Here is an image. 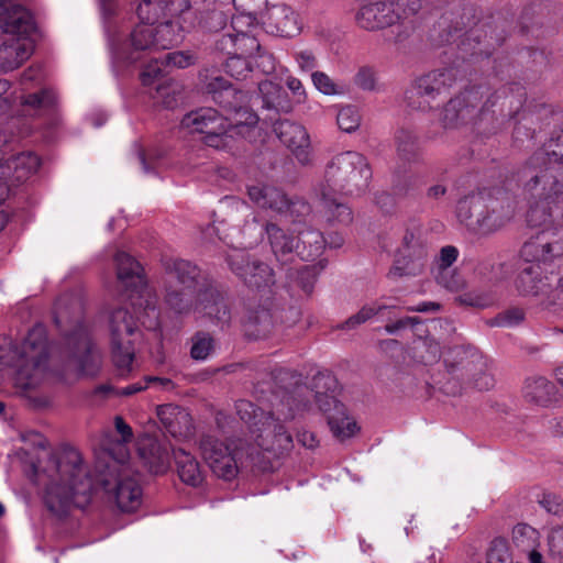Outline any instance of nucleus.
I'll list each match as a JSON object with an SVG mask.
<instances>
[{
  "label": "nucleus",
  "mask_w": 563,
  "mask_h": 563,
  "mask_svg": "<svg viewBox=\"0 0 563 563\" xmlns=\"http://www.w3.org/2000/svg\"><path fill=\"white\" fill-rule=\"evenodd\" d=\"M261 20L272 33L284 37H291L300 30L296 13L286 4L271 7Z\"/></svg>",
  "instance_id": "obj_26"
},
{
  "label": "nucleus",
  "mask_w": 563,
  "mask_h": 563,
  "mask_svg": "<svg viewBox=\"0 0 563 563\" xmlns=\"http://www.w3.org/2000/svg\"><path fill=\"white\" fill-rule=\"evenodd\" d=\"M516 203L503 188H484L457 201L456 217L468 230L490 234L515 216Z\"/></svg>",
  "instance_id": "obj_4"
},
{
  "label": "nucleus",
  "mask_w": 563,
  "mask_h": 563,
  "mask_svg": "<svg viewBox=\"0 0 563 563\" xmlns=\"http://www.w3.org/2000/svg\"><path fill=\"white\" fill-rule=\"evenodd\" d=\"M274 132L302 165L310 162V140L306 129L289 120H279L274 124Z\"/></svg>",
  "instance_id": "obj_21"
},
{
  "label": "nucleus",
  "mask_w": 563,
  "mask_h": 563,
  "mask_svg": "<svg viewBox=\"0 0 563 563\" xmlns=\"http://www.w3.org/2000/svg\"><path fill=\"white\" fill-rule=\"evenodd\" d=\"M234 46H235V33L233 32H224L218 34L214 40V49L217 52L228 54L229 56L234 55Z\"/></svg>",
  "instance_id": "obj_64"
},
{
  "label": "nucleus",
  "mask_w": 563,
  "mask_h": 563,
  "mask_svg": "<svg viewBox=\"0 0 563 563\" xmlns=\"http://www.w3.org/2000/svg\"><path fill=\"white\" fill-rule=\"evenodd\" d=\"M33 48L31 37L3 35L0 44V71L18 68L31 56Z\"/></svg>",
  "instance_id": "obj_24"
},
{
  "label": "nucleus",
  "mask_w": 563,
  "mask_h": 563,
  "mask_svg": "<svg viewBox=\"0 0 563 563\" xmlns=\"http://www.w3.org/2000/svg\"><path fill=\"white\" fill-rule=\"evenodd\" d=\"M457 78L453 67L439 68L417 78L406 92L407 106L412 110L428 112L435 109L438 98L446 95Z\"/></svg>",
  "instance_id": "obj_13"
},
{
  "label": "nucleus",
  "mask_w": 563,
  "mask_h": 563,
  "mask_svg": "<svg viewBox=\"0 0 563 563\" xmlns=\"http://www.w3.org/2000/svg\"><path fill=\"white\" fill-rule=\"evenodd\" d=\"M428 262V247L419 224L406 228L397 247L395 262L388 275L391 277H413L422 274Z\"/></svg>",
  "instance_id": "obj_14"
},
{
  "label": "nucleus",
  "mask_w": 563,
  "mask_h": 563,
  "mask_svg": "<svg viewBox=\"0 0 563 563\" xmlns=\"http://www.w3.org/2000/svg\"><path fill=\"white\" fill-rule=\"evenodd\" d=\"M249 102V95L231 84L216 97V103L232 114L240 104Z\"/></svg>",
  "instance_id": "obj_46"
},
{
  "label": "nucleus",
  "mask_w": 563,
  "mask_h": 563,
  "mask_svg": "<svg viewBox=\"0 0 563 563\" xmlns=\"http://www.w3.org/2000/svg\"><path fill=\"white\" fill-rule=\"evenodd\" d=\"M170 451L179 479L191 487L201 486L205 481V472L198 460L184 448H170Z\"/></svg>",
  "instance_id": "obj_30"
},
{
  "label": "nucleus",
  "mask_w": 563,
  "mask_h": 563,
  "mask_svg": "<svg viewBox=\"0 0 563 563\" xmlns=\"http://www.w3.org/2000/svg\"><path fill=\"white\" fill-rule=\"evenodd\" d=\"M274 318L272 311L264 306L250 308L245 316V331L247 335L254 339L267 336L274 328Z\"/></svg>",
  "instance_id": "obj_32"
},
{
  "label": "nucleus",
  "mask_w": 563,
  "mask_h": 563,
  "mask_svg": "<svg viewBox=\"0 0 563 563\" xmlns=\"http://www.w3.org/2000/svg\"><path fill=\"white\" fill-rule=\"evenodd\" d=\"M161 8L166 18L190 27L194 22L190 0H162Z\"/></svg>",
  "instance_id": "obj_41"
},
{
  "label": "nucleus",
  "mask_w": 563,
  "mask_h": 563,
  "mask_svg": "<svg viewBox=\"0 0 563 563\" xmlns=\"http://www.w3.org/2000/svg\"><path fill=\"white\" fill-rule=\"evenodd\" d=\"M310 77L316 90L324 96H342L346 92L343 84L335 81L324 71L314 70Z\"/></svg>",
  "instance_id": "obj_45"
},
{
  "label": "nucleus",
  "mask_w": 563,
  "mask_h": 563,
  "mask_svg": "<svg viewBox=\"0 0 563 563\" xmlns=\"http://www.w3.org/2000/svg\"><path fill=\"white\" fill-rule=\"evenodd\" d=\"M476 96V91L468 90L450 99L441 112L442 126L453 129L461 123L473 120L479 111L478 104L473 103Z\"/></svg>",
  "instance_id": "obj_22"
},
{
  "label": "nucleus",
  "mask_w": 563,
  "mask_h": 563,
  "mask_svg": "<svg viewBox=\"0 0 563 563\" xmlns=\"http://www.w3.org/2000/svg\"><path fill=\"white\" fill-rule=\"evenodd\" d=\"M421 8V0L372 1L358 8L355 22L363 30L380 31L415 16Z\"/></svg>",
  "instance_id": "obj_12"
},
{
  "label": "nucleus",
  "mask_w": 563,
  "mask_h": 563,
  "mask_svg": "<svg viewBox=\"0 0 563 563\" xmlns=\"http://www.w3.org/2000/svg\"><path fill=\"white\" fill-rule=\"evenodd\" d=\"M526 317L522 308L510 307L498 313L493 320L492 324L497 327L512 328L519 325Z\"/></svg>",
  "instance_id": "obj_55"
},
{
  "label": "nucleus",
  "mask_w": 563,
  "mask_h": 563,
  "mask_svg": "<svg viewBox=\"0 0 563 563\" xmlns=\"http://www.w3.org/2000/svg\"><path fill=\"white\" fill-rule=\"evenodd\" d=\"M523 396L529 402L547 407L556 399V389L545 377H534L527 379Z\"/></svg>",
  "instance_id": "obj_34"
},
{
  "label": "nucleus",
  "mask_w": 563,
  "mask_h": 563,
  "mask_svg": "<svg viewBox=\"0 0 563 563\" xmlns=\"http://www.w3.org/2000/svg\"><path fill=\"white\" fill-rule=\"evenodd\" d=\"M0 31L3 35L31 37L34 21L31 13L22 5L11 1H0Z\"/></svg>",
  "instance_id": "obj_19"
},
{
  "label": "nucleus",
  "mask_w": 563,
  "mask_h": 563,
  "mask_svg": "<svg viewBox=\"0 0 563 563\" xmlns=\"http://www.w3.org/2000/svg\"><path fill=\"white\" fill-rule=\"evenodd\" d=\"M354 84L362 90L373 91L376 88V73L372 67H361L354 76Z\"/></svg>",
  "instance_id": "obj_60"
},
{
  "label": "nucleus",
  "mask_w": 563,
  "mask_h": 563,
  "mask_svg": "<svg viewBox=\"0 0 563 563\" xmlns=\"http://www.w3.org/2000/svg\"><path fill=\"white\" fill-rule=\"evenodd\" d=\"M307 409L309 402L303 400L301 389L285 396L275 411L263 416L260 422L252 427L251 437L256 448L276 457L289 453L294 448V441L284 422L292 420L297 413Z\"/></svg>",
  "instance_id": "obj_6"
},
{
  "label": "nucleus",
  "mask_w": 563,
  "mask_h": 563,
  "mask_svg": "<svg viewBox=\"0 0 563 563\" xmlns=\"http://www.w3.org/2000/svg\"><path fill=\"white\" fill-rule=\"evenodd\" d=\"M336 122L339 128L346 133L356 131L361 124L358 109L351 104L342 107L338 112Z\"/></svg>",
  "instance_id": "obj_50"
},
{
  "label": "nucleus",
  "mask_w": 563,
  "mask_h": 563,
  "mask_svg": "<svg viewBox=\"0 0 563 563\" xmlns=\"http://www.w3.org/2000/svg\"><path fill=\"white\" fill-rule=\"evenodd\" d=\"M314 401L327 417L332 434L340 441L351 438L358 430L349 417L345 406L336 399L340 390L338 379L331 373H318L312 379Z\"/></svg>",
  "instance_id": "obj_10"
},
{
  "label": "nucleus",
  "mask_w": 563,
  "mask_h": 563,
  "mask_svg": "<svg viewBox=\"0 0 563 563\" xmlns=\"http://www.w3.org/2000/svg\"><path fill=\"white\" fill-rule=\"evenodd\" d=\"M104 490L122 512H133L142 504V488L137 481L130 476L120 475L113 484L102 481Z\"/></svg>",
  "instance_id": "obj_20"
},
{
  "label": "nucleus",
  "mask_w": 563,
  "mask_h": 563,
  "mask_svg": "<svg viewBox=\"0 0 563 563\" xmlns=\"http://www.w3.org/2000/svg\"><path fill=\"white\" fill-rule=\"evenodd\" d=\"M181 126L189 133L203 134V143L210 147L228 150L233 144V135L228 131V117L213 108L190 111L181 119Z\"/></svg>",
  "instance_id": "obj_15"
},
{
  "label": "nucleus",
  "mask_w": 563,
  "mask_h": 563,
  "mask_svg": "<svg viewBox=\"0 0 563 563\" xmlns=\"http://www.w3.org/2000/svg\"><path fill=\"white\" fill-rule=\"evenodd\" d=\"M11 164L15 170V178L23 180L37 172L40 158L33 153H21L13 158Z\"/></svg>",
  "instance_id": "obj_47"
},
{
  "label": "nucleus",
  "mask_w": 563,
  "mask_h": 563,
  "mask_svg": "<svg viewBox=\"0 0 563 563\" xmlns=\"http://www.w3.org/2000/svg\"><path fill=\"white\" fill-rule=\"evenodd\" d=\"M292 57L299 68L302 73H312L317 70L319 66V60L317 55L311 49H300L292 54Z\"/></svg>",
  "instance_id": "obj_57"
},
{
  "label": "nucleus",
  "mask_w": 563,
  "mask_h": 563,
  "mask_svg": "<svg viewBox=\"0 0 563 563\" xmlns=\"http://www.w3.org/2000/svg\"><path fill=\"white\" fill-rule=\"evenodd\" d=\"M155 40L153 23H140L130 34V43L134 51H157L155 48Z\"/></svg>",
  "instance_id": "obj_42"
},
{
  "label": "nucleus",
  "mask_w": 563,
  "mask_h": 563,
  "mask_svg": "<svg viewBox=\"0 0 563 563\" xmlns=\"http://www.w3.org/2000/svg\"><path fill=\"white\" fill-rule=\"evenodd\" d=\"M517 178L530 202V227L563 220V124L525 161Z\"/></svg>",
  "instance_id": "obj_2"
},
{
  "label": "nucleus",
  "mask_w": 563,
  "mask_h": 563,
  "mask_svg": "<svg viewBox=\"0 0 563 563\" xmlns=\"http://www.w3.org/2000/svg\"><path fill=\"white\" fill-rule=\"evenodd\" d=\"M190 355L196 361H205L214 350V340L207 332H197L191 339Z\"/></svg>",
  "instance_id": "obj_49"
},
{
  "label": "nucleus",
  "mask_w": 563,
  "mask_h": 563,
  "mask_svg": "<svg viewBox=\"0 0 563 563\" xmlns=\"http://www.w3.org/2000/svg\"><path fill=\"white\" fill-rule=\"evenodd\" d=\"M387 307L384 305H366L363 306L355 314L347 318L344 322L336 325V329L341 330H353L357 328L358 325L365 323L369 319H372L374 316L382 312Z\"/></svg>",
  "instance_id": "obj_48"
},
{
  "label": "nucleus",
  "mask_w": 563,
  "mask_h": 563,
  "mask_svg": "<svg viewBox=\"0 0 563 563\" xmlns=\"http://www.w3.org/2000/svg\"><path fill=\"white\" fill-rule=\"evenodd\" d=\"M538 503L548 514L554 516L563 515V499L556 494L543 493Z\"/></svg>",
  "instance_id": "obj_61"
},
{
  "label": "nucleus",
  "mask_w": 563,
  "mask_h": 563,
  "mask_svg": "<svg viewBox=\"0 0 563 563\" xmlns=\"http://www.w3.org/2000/svg\"><path fill=\"white\" fill-rule=\"evenodd\" d=\"M235 408L238 416L244 423L247 424L250 431L255 423L260 422L263 416L268 415V412L261 410L254 404L247 400H239L235 405Z\"/></svg>",
  "instance_id": "obj_51"
},
{
  "label": "nucleus",
  "mask_w": 563,
  "mask_h": 563,
  "mask_svg": "<svg viewBox=\"0 0 563 563\" xmlns=\"http://www.w3.org/2000/svg\"><path fill=\"white\" fill-rule=\"evenodd\" d=\"M317 280V269L314 266H303L297 272L296 284L309 296Z\"/></svg>",
  "instance_id": "obj_58"
},
{
  "label": "nucleus",
  "mask_w": 563,
  "mask_h": 563,
  "mask_svg": "<svg viewBox=\"0 0 563 563\" xmlns=\"http://www.w3.org/2000/svg\"><path fill=\"white\" fill-rule=\"evenodd\" d=\"M155 27V48L168 49L179 44L185 35V32L189 30L188 25H184L179 21L167 20Z\"/></svg>",
  "instance_id": "obj_37"
},
{
  "label": "nucleus",
  "mask_w": 563,
  "mask_h": 563,
  "mask_svg": "<svg viewBox=\"0 0 563 563\" xmlns=\"http://www.w3.org/2000/svg\"><path fill=\"white\" fill-rule=\"evenodd\" d=\"M255 231L258 238L266 234L271 250L276 261L282 265L291 263L295 256H298L299 242L297 235L285 231L274 222L261 223L256 217H253L245 221L242 232L245 236H252Z\"/></svg>",
  "instance_id": "obj_17"
},
{
  "label": "nucleus",
  "mask_w": 563,
  "mask_h": 563,
  "mask_svg": "<svg viewBox=\"0 0 563 563\" xmlns=\"http://www.w3.org/2000/svg\"><path fill=\"white\" fill-rule=\"evenodd\" d=\"M511 538L517 548L528 551L539 545L540 533L528 523H518L512 529Z\"/></svg>",
  "instance_id": "obj_44"
},
{
  "label": "nucleus",
  "mask_w": 563,
  "mask_h": 563,
  "mask_svg": "<svg viewBox=\"0 0 563 563\" xmlns=\"http://www.w3.org/2000/svg\"><path fill=\"white\" fill-rule=\"evenodd\" d=\"M258 91L263 99V107L276 112L289 113L292 109L287 93L283 88L271 80L258 82Z\"/></svg>",
  "instance_id": "obj_35"
},
{
  "label": "nucleus",
  "mask_w": 563,
  "mask_h": 563,
  "mask_svg": "<svg viewBox=\"0 0 563 563\" xmlns=\"http://www.w3.org/2000/svg\"><path fill=\"white\" fill-rule=\"evenodd\" d=\"M67 296L60 297L56 302L55 322L64 329L65 323H74V329L66 332L60 349V361L66 371L74 372L78 376L95 377L101 368V353L92 343L89 330L81 320V303L74 300L76 313L73 320H68Z\"/></svg>",
  "instance_id": "obj_3"
},
{
  "label": "nucleus",
  "mask_w": 563,
  "mask_h": 563,
  "mask_svg": "<svg viewBox=\"0 0 563 563\" xmlns=\"http://www.w3.org/2000/svg\"><path fill=\"white\" fill-rule=\"evenodd\" d=\"M397 154L407 162H413L419 157L420 145L418 137L408 130H400L396 136Z\"/></svg>",
  "instance_id": "obj_43"
},
{
  "label": "nucleus",
  "mask_w": 563,
  "mask_h": 563,
  "mask_svg": "<svg viewBox=\"0 0 563 563\" xmlns=\"http://www.w3.org/2000/svg\"><path fill=\"white\" fill-rule=\"evenodd\" d=\"M258 123V115L252 111L247 103L240 104L239 108L228 118L229 134L249 137L251 132Z\"/></svg>",
  "instance_id": "obj_36"
},
{
  "label": "nucleus",
  "mask_w": 563,
  "mask_h": 563,
  "mask_svg": "<svg viewBox=\"0 0 563 563\" xmlns=\"http://www.w3.org/2000/svg\"><path fill=\"white\" fill-rule=\"evenodd\" d=\"M465 368L472 374L474 387L478 390H488L494 386V377L487 372L486 361L481 354L473 353Z\"/></svg>",
  "instance_id": "obj_40"
},
{
  "label": "nucleus",
  "mask_w": 563,
  "mask_h": 563,
  "mask_svg": "<svg viewBox=\"0 0 563 563\" xmlns=\"http://www.w3.org/2000/svg\"><path fill=\"white\" fill-rule=\"evenodd\" d=\"M26 476L45 487L44 501L48 510L65 516L71 506L85 507L93 488V478L81 454L74 448H65L45 457L40 464L24 449L16 452Z\"/></svg>",
  "instance_id": "obj_1"
},
{
  "label": "nucleus",
  "mask_w": 563,
  "mask_h": 563,
  "mask_svg": "<svg viewBox=\"0 0 563 563\" xmlns=\"http://www.w3.org/2000/svg\"><path fill=\"white\" fill-rule=\"evenodd\" d=\"M250 200L258 208L283 214L287 208V195L272 185L256 184L247 187Z\"/></svg>",
  "instance_id": "obj_29"
},
{
  "label": "nucleus",
  "mask_w": 563,
  "mask_h": 563,
  "mask_svg": "<svg viewBox=\"0 0 563 563\" xmlns=\"http://www.w3.org/2000/svg\"><path fill=\"white\" fill-rule=\"evenodd\" d=\"M163 428L176 439H188L194 435L195 427L190 413L175 405H163L157 409Z\"/></svg>",
  "instance_id": "obj_23"
},
{
  "label": "nucleus",
  "mask_w": 563,
  "mask_h": 563,
  "mask_svg": "<svg viewBox=\"0 0 563 563\" xmlns=\"http://www.w3.org/2000/svg\"><path fill=\"white\" fill-rule=\"evenodd\" d=\"M48 358L49 344L43 327H34L22 342H13L16 386L23 390L38 386L48 368Z\"/></svg>",
  "instance_id": "obj_9"
},
{
  "label": "nucleus",
  "mask_w": 563,
  "mask_h": 563,
  "mask_svg": "<svg viewBox=\"0 0 563 563\" xmlns=\"http://www.w3.org/2000/svg\"><path fill=\"white\" fill-rule=\"evenodd\" d=\"M232 273L249 288L262 289L275 283L273 268L260 258L242 250H233L227 255Z\"/></svg>",
  "instance_id": "obj_18"
},
{
  "label": "nucleus",
  "mask_w": 563,
  "mask_h": 563,
  "mask_svg": "<svg viewBox=\"0 0 563 563\" xmlns=\"http://www.w3.org/2000/svg\"><path fill=\"white\" fill-rule=\"evenodd\" d=\"M316 195L319 197L324 216L330 223L347 225L353 221L351 208L338 200L339 194H330L322 189V191H316Z\"/></svg>",
  "instance_id": "obj_33"
},
{
  "label": "nucleus",
  "mask_w": 563,
  "mask_h": 563,
  "mask_svg": "<svg viewBox=\"0 0 563 563\" xmlns=\"http://www.w3.org/2000/svg\"><path fill=\"white\" fill-rule=\"evenodd\" d=\"M114 262L118 287L126 292L139 321L147 330H157L161 325L157 297L148 289L141 264L122 251L115 254Z\"/></svg>",
  "instance_id": "obj_8"
},
{
  "label": "nucleus",
  "mask_w": 563,
  "mask_h": 563,
  "mask_svg": "<svg viewBox=\"0 0 563 563\" xmlns=\"http://www.w3.org/2000/svg\"><path fill=\"white\" fill-rule=\"evenodd\" d=\"M163 266L167 275L176 280L178 287H207L210 283L200 282V271L192 263L180 258H165Z\"/></svg>",
  "instance_id": "obj_31"
},
{
  "label": "nucleus",
  "mask_w": 563,
  "mask_h": 563,
  "mask_svg": "<svg viewBox=\"0 0 563 563\" xmlns=\"http://www.w3.org/2000/svg\"><path fill=\"white\" fill-rule=\"evenodd\" d=\"M165 62L163 60H153L148 63L141 73V81L144 86H151L163 76Z\"/></svg>",
  "instance_id": "obj_62"
},
{
  "label": "nucleus",
  "mask_w": 563,
  "mask_h": 563,
  "mask_svg": "<svg viewBox=\"0 0 563 563\" xmlns=\"http://www.w3.org/2000/svg\"><path fill=\"white\" fill-rule=\"evenodd\" d=\"M297 241L299 242L298 256L305 261H312L318 257L327 243L323 234L312 228L298 231Z\"/></svg>",
  "instance_id": "obj_38"
},
{
  "label": "nucleus",
  "mask_w": 563,
  "mask_h": 563,
  "mask_svg": "<svg viewBox=\"0 0 563 563\" xmlns=\"http://www.w3.org/2000/svg\"><path fill=\"white\" fill-rule=\"evenodd\" d=\"M225 71L238 80L245 79L252 73L251 62L244 56H229L225 62Z\"/></svg>",
  "instance_id": "obj_54"
},
{
  "label": "nucleus",
  "mask_w": 563,
  "mask_h": 563,
  "mask_svg": "<svg viewBox=\"0 0 563 563\" xmlns=\"http://www.w3.org/2000/svg\"><path fill=\"white\" fill-rule=\"evenodd\" d=\"M229 85L230 82L222 76H206L202 89L216 102V97L220 95V91L227 89Z\"/></svg>",
  "instance_id": "obj_63"
},
{
  "label": "nucleus",
  "mask_w": 563,
  "mask_h": 563,
  "mask_svg": "<svg viewBox=\"0 0 563 563\" xmlns=\"http://www.w3.org/2000/svg\"><path fill=\"white\" fill-rule=\"evenodd\" d=\"M148 384H156L159 385L162 388H168L169 386H172V380L169 378L148 376L144 378V382H136L125 387L117 389L115 394L119 396H131L145 389Z\"/></svg>",
  "instance_id": "obj_56"
},
{
  "label": "nucleus",
  "mask_w": 563,
  "mask_h": 563,
  "mask_svg": "<svg viewBox=\"0 0 563 563\" xmlns=\"http://www.w3.org/2000/svg\"><path fill=\"white\" fill-rule=\"evenodd\" d=\"M109 322L113 362L121 374H124L131 369L134 358L131 338L136 330V323L134 317L123 307L111 312Z\"/></svg>",
  "instance_id": "obj_16"
},
{
  "label": "nucleus",
  "mask_w": 563,
  "mask_h": 563,
  "mask_svg": "<svg viewBox=\"0 0 563 563\" xmlns=\"http://www.w3.org/2000/svg\"><path fill=\"white\" fill-rule=\"evenodd\" d=\"M199 448L212 473L225 481L238 475L239 463L244 457L253 460L256 453V448L243 439L232 440L227 444L212 435H203Z\"/></svg>",
  "instance_id": "obj_11"
},
{
  "label": "nucleus",
  "mask_w": 563,
  "mask_h": 563,
  "mask_svg": "<svg viewBox=\"0 0 563 563\" xmlns=\"http://www.w3.org/2000/svg\"><path fill=\"white\" fill-rule=\"evenodd\" d=\"M205 287H178L168 286L166 288L165 302L170 310L177 314H189L190 312H199L201 301V292Z\"/></svg>",
  "instance_id": "obj_27"
},
{
  "label": "nucleus",
  "mask_w": 563,
  "mask_h": 563,
  "mask_svg": "<svg viewBox=\"0 0 563 563\" xmlns=\"http://www.w3.org/2000/svg\"><path fill=\"white\" fill-rule=\"evenodd\" d=\"M267 0H233L236 12L246 16V23H256Z\"/></svg>",
  "instance_id": "obj_52"
},
{
  "label": "nucleus",
  "mask_w": 563,
  "mask_h": 563,
  "mask_svg": "<svg viewBox=\"0 0 563 563\" xmlns=\"http://www.w3.org/2000/svg\"><path fill=\"white\" fill-rule=\"evenodd\" d=\"M21 106L33 114L52 111L57 102V97L52 89H41L37 92L20 97Z\"/></svg>",
  "instance_id": "obj_39"
},
{
  "label": "nucleus",
  "mask_w": 563,
  "mask_h": 563,
  "mask_svg": "<svg viewBox=\"0 0 563 563\" xmlns=\"http://www.w3.org/2000/svg\"><path fill=\"white\" fill-rule=\"evenodd\" d=\"M196 55L188 51L170 52L164 56L165 65L176 68L189 67L196 63Z\"/></svg>",
  "instance_id": "obj_59"
},
{
  "label": "nucleus",
  "mask_w": 563,
  "mask_h": 563,
  "mask_svg": "<svg viewBox=\"0 0 563 563\" xmlns=\"http://www.w3.org/2000/svg\"><path fill=\"white\" fill-rule=\"evenodd\" d=\"M261 44L253 35L245 33H235L234 55L252 58L255 53H260Z\"/></svg>",
  "instance_id": "obj_53"
},
{
  "label": "nucleus",
  "mask_w": 563,
  "mask_h": 563,
  "mask_svg": "<svg viewBox=\"0 0 563 563\" xmlns=\"http://www.w3.org/2000/svg\"><path fill=\"white\" fill-rule=\"evenodd\" d=\"M372 177L368 159L356 151H345L328 162L316 191L324 189L330 194L360 197L368 190Z\"/></svg>",
  "instance_id": "obj_7"
},
{
  "label": "nucleus",
  "mask_w": 563,
  "mask_h": 563,
  "mask_svg": "<svg viewBox=\"0 0 563 563\" xmlns=\"http://www.w3.org/2000/svg\"><path fill=\"white\" fill-rule=\"evenodd\" d=\"M520 254L526 262L537 265H529L519 273L517 289L522 295L536 297L541 305V299L550 288V282L548 276L542 277L540 264L560 266L563 262V225L531 238L522 245Z\"/></svg>",
  "instance_id": "obj_5"
},
{
  "label": "nucleus",
  "mask_w": 563,
  "mask_h": 563,
  "mask_svg": "<svg viewBox=\"0 0 563 563\" xmlns=\"http://www.w3.org/2000/svg\"><path fill=\"white\" fill-rule=\"evenodd\" d=\"M139 456L148 472L163 474L169 467V448L156 439L147 438L139 444Z\"/></svg>",
  "instance_id": "obj_28"
},
{
  "label": "nucleus",
  "mask_w": 563,
  "mask_h": 563,
  "mask_svg": "<svg viewBox=\"0 0 563 563\" xmlns=\"http://www.w3.org/2000/svg\"><path fill=\"white\" fill-rule=\"evenodd\" d=\"M201 296L199 313L208 317L222 329L229 327L232 314L224 294L212 284H209L205 287Z\"/></svg>",
  "instance_id": "obj_25"
}]
</instances>
